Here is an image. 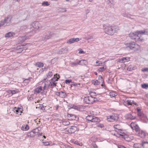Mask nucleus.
<instances>
[{
	"mask_svg": "<svg viewBox=\"0 0 148 148\" xmlns=\"http://www.w3.org/2000/svg\"><path fill=\"white\" fill-rule=\"evenodd\" d=\"M98 100L97 98L92 97L88 96L84 98V101L85 103L90 104L97 101Z\"/></svg>",
	"mask_w": 148,
	"mask_h": 148,
	"instance_id": "nucleus-3",
	"label": "nucleus"
},
{
	"mask_svg": "<svg viewBox=\"0 0 148 148\" xmlns=\"http://www.w3.org/2000/svg\"><path fill=\"white\" fill-rule=\"evenodd\" d=\"M99 62V61L98 60H97L96 61V63H98Z\"/></svg>",
	"mask_w": 148,
	"mask_h": 148,
	"instance_id": "nucleus-56",
	"label": "nucleus"
},
{
	"mask_svg": "<svg viewBox=\"0 0 148 148\" xmlns=\"http://www.w3.org/2000/svg\"><path fill=\"white\" fill-rule=\"evenodd\" d=\"M88 64V62L85 60H82L78 62L77 64H80L81 65H86Z\"/></svg>",
	"mask_w": 148,
	"mask_h": 148,
	"instance_id": "nucleus-17",
	"label": "nucleus"
},
{
	"mask_svg": "<svg viewBox=\"0 0 148 148\" xmlns=\"http://www.w3.org/2000/svg\"><path fill=\"white\" fill-rule=\"evenodd\" d=\"M37 129H34L31 131L30 132H28L27 134V136L29 137H33L36 135V133L37 132H36Z\"/></svg>",
	"mask_w": 148,
	"mask_h": 148,
	"instance_id": "nucleus-13",
	"label": "nucleus"
},
{
	"mask_svg": "<svg viewBox=\"0 0 148 148\" xmlns=\"http://www.w3.org/2000/svg\"><path fill=\"white\" fill-rule=\"evenodd\" d=\"M94 116L92 115H88L86 117V119L88 121L92 122Z\"/></svg>",
	"mask_w": 148,
	"mask_h": 148,
	"instance_id": "nucleus-29",
	"label": "nucleus"
},
{
	"mask_svg": "<svg viewBox=\"0 0 148 148\" xmlns=\"http://www.w3.org/2000/svg\"><path fill=\"white\" fill-rule=\"evenodd\" d=\"M44 84L45 85L43 86V89L41 86H39L34 90V93H39L41 92L42 91L47 89L48 88V85H47L45 82H44Z\"/></svg>",
	"mask_w": 148,
	"mask_h": 148,
	"instance_id": "nucleus-7",
	"label": "nucleus"
},
{
	"mask_svg": "<svg viewBox=\"0 0 148 148\" xmlns=\"http://www.w3.org/2000/svg\"><path fill=\"white\" fill-rule=\"evenodd\" d=\"M141 87L144 89H147L148 88V84H143L141 85Z\"/></svg>",
	"mask_w": 148,
	"mask_h": 148,
	"instance_id": "nucleus-34",
	"label": "nucleus"
},
{
	"mask_svg": "<svg viewBox=\"0 0 148 148\" xmlns=\"http://www.w3.org/2000/svg\"><path fill=\"white\" fill-rule=\"evenodd\" d=\"M32 78L31 77H29L28 79H23V83L24 84V85H27L31 81V79Z\"/></svg>",
	"mask_w": 148,
	"mask_h": 148,
	"instance_id": "nucleus-16",
	"label": "nucleus"
},
{
	"mask_svg": "<svg viewBox=\"0 0 148 148\" xmlns=\"http://www.w3.org/2000/svg\"><path fill=\"white\" fill-rule=\"evenodd\" d=\"M79 53L81 54V53H84L85 52L82 50L81 49H79Z\"/></svg>",
	"mask_w": 148,
	"mask_h": 148,
	"instance_id": "nucleus-47",
	"label": "nucleus"
},
{
	"mask_svg": "<svg viewBox=\"0 0 148 148\" xmlns=\"http://www.w3.org/2000/svg\"><path fill=\"white\" fill-rule=\"evenodd\" d=\"M53 75V72L52 71L49 72L47 74V78H50Z\"/></svg>",
	"mask_w": 148,
	"mask_h": 148,
	"instance_id": "nucleus-35",
	"label": "nucleus"
},
{
	"mask_svg": "<svg viewBox=\"0 0 148 148\" xmlns=\"http://www.w3.org/2000/svg\"><path fill=\"white\" fill-rule=\"evenodd\" d=\"M117 95V93L114 91H112L109 93V95L111 97H114L115 96H116Z\"/></svg>",
	"mask_w": 148,
	"mask_h": 148,
	"instance_id": "nucleus-26",
	"label": "nucleus"
},
{
	"mask_svg": "<svg viewBox=\"0 0 148 148\" xmlns=\"http://www.w3.org/2000/svg\"><path fill=\"white\" fill-rule=\"evenodd\" d=\"M42 133H40L38 135V136H41L42 135Z\"/></svg>",
	"mask_w": 148,
	"mask_h": 148,
	"instance_id": "nucleus-54",
	"label": "nucleus"
},
{
	"mask_svg": "<svg viewBox=\"0 0 148 148\" xmlns=\"http://www.w3.org/2000/svg\"><path fill=\"white\" fill-rule=\"evenodd\" d=\"M92 83L95 85H99V84L100 82L97 80H93L92 81Z\"/></svg>",
	"mask_w": 148,
	"mask_h": 148,
	"instance_id": "nucleus-28",
	"label": "nucleus"
},
{
	"mask_svg": "<svg viewBox=\"0 0 148 148\" xmlns=\"http://www.w3.org/2000/svg\"><path fill=\"white\" fill-rule=\"evenodd\" d=\"M141 144L139 143H135L133 147L135 148H140Z\"/></svg>",
	"mask_w": 148,
	"mask_h": 148,
	"instance_id": "nucleus-38",
	"label": "nucleus"
},
{
	"mask_svg": "<svg viewBox=\"0 0 148 148\" xmlns=\"http://www.w3.org/2000/svg\"><path fill=\"white\" fill-rule=\"evenodd\" d=\"M89 1H92V0H89Z\"/></svg>",
	"mask_w": 148,
	"mask_h": 148,
	"instance_id": "nucleus-62",
	"label": "nucleus"
},
{
	"mask_svg": "<svg viewBox=\"0 0 148 148\" xmlns=\"http://www.w3.org/2000/svg\"><path fill=\"white\" fill-rule=\"evenodd\" d=\"M42 5H45L46 6H48L49 5V4L48 3L47 1H44L42 3Z\"/></svg>",
	"mask_w": 148,
	"mask_h": 148,
	"instance_id": "nucleus-42",
	"label": "nucleus"
},
{
	"mask_svg": "<svg viewBox=\"0 0 148 148\" xmlns=\"http://www.w3.org/2000/svg\"><path fill=\"white\" fill-rule=\"evenodd\" d=\"M79 129L77 127L75 126H71L68 127L66 129V133H73L76 131H78Z\"/></svg>",
	"mask_w": 148,
	"mask_h": 148,
	"instance_id": "nucleus-6",
	"label": "nucleus"
},
{
	"mask_svg": "<svg viewBox=\"0 0 148 148\" xmlns=\"http://www.w3.org/2000/svg\"><path fill=\"white\" fill-rule=\"evenodd\" d=\"M64 95V93L63 92H60L58 93V95L61 97H63Z\"/></svg>",
	"mask_w": 148,
	"mask_h": 148,
	"instance_id": "nucleus-40",
	"label": "nucleus"
},
{
	"mask_svg": "<svg viewBox=\"0 0 148 148\" xmlns=\"http://www.w3.org/2000/svg\"><path fill=\"white\" fill-rule=\"evenodd\" d=\"M72 82V80L71 79H67L65 80V83L66 84H69Z\"/></svg>",
	"mask_w": 148,
	"mask_h": 148,
	"instance_id": "nucleus-45",
	"label": "nucleus"
},
{
	"mask_svg": "<svg viewBox=\"0 0 148 148\" xmlns=\"http://www.w3.org/2000/svg\"><path fill=\"white\" fill-rule=\"evenodd\" d=\"M92 146L94 148H97L98 147L97 145L96 144V143L94 142L92 143Z\"/></svg>",
	"mask_w": 148,
	"mask_h": 148,
	"instance_id": "nucleus-44",
	"label": "nucleus"
},
{
	"mask_svg": "<svg viewBox=\"0 0 148 148\" xmlns=\"http://www.w3.org/2000/svg\"><path fill=\"white\" fill-rule=\"evenodd\" d=\"M43 137L45 139L46 138V137L45 136H44Z\"/></svg>",
	"mask_w": 148,
	"mask_h": 148,
	"instance_id": "nucleus-59",
	"label": "nucleus"
},
{
	"mask_svg": "<svg viewBox=\"0 0 148 148\" xmlns=\"http://www.w3.org/2000/svg\"><path fill=\"white\" fill-rule=\"evenodd\" d=\"M117 119V117L114 115L109 116L107 117V120L109 122H112L116 121Z\"/></svg>",
	"mask_w": 148,
	"mask_h": 148,
	"instance_id": "nucleus-11",
	"label": "nucleus"
},
{
	"mask_svg": "<svg viewBox=\"0 0 148 148\" xmlns=\"http://www.w3.org/2000/svg\"><path fill=\"white\" fill-rule=\"evenodd\" d=\"M133 69V67L132 65H129L127 68V70L129 71H131Z\"/></svg>",
	"mask_w": 148,
	"mask_h": 148,
	"instance_id": "nucleus-41",
	"label": "nucleus"
},
{
	"mask_svg": "<svg viewBox=\"0 0 148 148\" xmlns=\"http://www.w3.org/2000/svg\"><path fill=\"white\" fill-rule=\"evenodd\" d=\"M100 121V119L97 117L94 116L92 122L94 123L98 122Z\"/></svg>",
	"mask_w": 148,
	"mask_h": 148,
	"instance_id": "nucleus-23",
	"label": "nucleus"
},
{
	"mask_svg": "<svg viewBox=\"0 0 148 148\" xmlns=\"http://www.w3.org/2000/svg\"><path fill=\"white\" fill-rule=\"evenodd\" d=\"M15 34L14 33L12 32H9L5 35V37H11L14 35Z\"/></svg>",
	"mask_w": 148,
	"mask_h": 148,
	"instance_id": "nucleus-21",
	"label": "nucleus"
},
{
	"mask_svg": "<svg viewBox=\"0 0 148 148\" xmlns=\"http://www.w3.org/2000/svg\"><path fill=\"white\" fill-rule=\"evenodd\" d=\"M20 42H23L26 40V37L25 36L20 37L18 38Z\"/></svg>",
	"mask_w": 148,
	"mask_h": 148,
	"instance_id": "nucleus-30",
	"label": "nucleus"
},
{
	"mask_svg": "<svg viewBox=\"0 0 148 148\" xmlns=\"http://www.w3.org/2000/svg\"><path fill=\"white\" fill-rule=\"evenodd\" d=\"M118 148H126L124 146L122 145H120L118 147Z\"/></svg>",
	"mask_w": 148,
	"mask_h": 148,
	"instance_id": "nucleus-51",
	"label": "nucleus"
},
{
	"mask_svg": "<svg viewBox=\"0 0 148 148\" xmlns=\"http://www.w3.org/2000/svg\"><path fill=\"white\" fill-rule=\"evenodd\" d=\"M36 65L39 67H42L44 65L42 63L38 62L36 63Z\"/></svg>",
	"mask_w": 148,
	"mask_h": 148,
	"instance_id": "nucleus-31",
	"label": "nucleus"
},
{
	"mask_svg": "<svg viewBox=\"0 0 148 148\" xmlns=\"http://www.w3.org/2000/svg\"><path fill=\"white\" fill-rule=\"evenodd\" d=\"M146 143V142H142V145L143 146V145L145 143Z\"/></svg>",
	"mask_w": 148,
	"mask_h": 148,
	"instance_id": "nucleus-52",
	"label": "nucleus"
},
{
	"mask_svg": "<svg viewBox=\"0 0 148 148\" xmlns=\"http://www.w3.org/2000/svg\"><path fill=\"white\" fill-rule=\"evenodd\" d=\"M74 143L77 145H79L80 146H82V143H79L77 141H75L74 142Z\"/></svg>",
	"mask_w": 148,
	"mask_h": 148,
	"instance_id": "nucleus-43",
	"label": "nucleus"
},
{
	"mask_svg": "<svg viewBox=\"0 0 148 148\" xmlns=\"http://www.w3.org/2000/svg\"><path fill=\"white\" fill-rule=\"evenodd\" d=\"M57 84L56 82H53V81L51 80L49 85L51 87V88H52L55 86Z\"/></svg>",
	"mask_w": 148,
	"mask_h": 148,
	"instance_id": "nucleus-25",
	"label": "nucleus"
},
{
	"mask_svg": "<svg viewBox=\"0 0 148 148\" xmlns=\"http://www.w3.org/2000/svg\"><path fill=\"white\" fill-rule=\"evenodd\" d=\"M148 32L145 30L143 31H138L134 32H132L129 34V37L132 39L134 40L136 42H142L144 39L142 36Z\"/></svg>",
	"mask_w": 148,
	"mask_h": 148,
	"instance_id": "nucleus-1",
	"label": "nucleus"
},
{
	"mask_svg": "<svg viewBox=\"0 0 148 148\" xmlns=\"http://www.w3.org/2000/svg\"><path fill=\"white\" fill-rule=\"evenodd\" d=\"M118 132L114 134V135L117 137H119L121 136L122 137L126 134L127 132L125 130L122 129L121 128L118 131H116Z\"/></svg>",
	"mask_w": 148,
	"mask_h": 148,
	"instance_id": "nucleus-5",
	"label": "nucleus"
},
{
	"mask_svg": "<svg viewBox=\"0 0 148 148\" xmlns=\"http://www.w3.org/2000/svg\"><path fill=\"white\" fill-rule=\"evenodd\" d=\"M11 92L12 95L16 93V91L15 90H11Z\"/></svg>",
	"mask_w": 148,
	"mask_h": 148,
	"instance_id": "nucleus-49",
	"label": "nucleus"
},
{
	"mask_svg": "<svg viewBox=\"0 0 148 148\" xmlns=\"http://www.w3.org/2000/svg\"><path fill=\"white\" fill-rule=\"evenodd\" d=\"M130 57H125L122 58L120 59H118L117 60L118 62L120 63H124L130 61Z\"/></svg>",
	"mask_w": 148,
	"mask_h": 148,
	"instance_id": "nucleus-10",
	"label": "nucleus"
},
{
	"mask_svg": "<svg viewBox=\"0 0 148 148\" xmlns=\"http://www.w3.org/2000/svg\"><path fill=\"white\" fill-rule=\"evenodd\" d=\"M102 63H99V65H98V66H101L102 65Z\"/></svg>",
	"mask_w": 148,
	"mask_h": 148,
	"instance_id": "nucleus-53",
	"label": "nucleus"
},
{
	"mask_svg": "<svg viewBox=\"0 0 148 148\" xmlns=\"http://www.w3.org/2000/svg\"><path fill=\"white\" fill-rule=\"evenodd\" d=\"M119 29L117 27L108 26L106 27L104 29V31L108 35H112L114 33H117Z\"/></svg>",
	"mask_w": 148,
	"mask_h": 148,
	"instance_id": "nucleus-2",
	"label": "nucleus"
},
{
	"mask_svg": "<svg viewBox=\"0 0 148 148\" xmlns=\"http://www.w3.org/2000/svg\"><path fill=\"white\" fill-rule=\"evenodd\" d=\"M62 123L63 125H69L70 123L68 120H65L63 121Z\"/></svg>",
	"mask_w": 148,
	"mask_h": 148,
	"instance_id": "nucleus-36",
	"label": "nucleus"
},
{
	"mask_svg": "<svg viewBox=\"0 0 148 148\" xmlns=\"http://www.w3.org/2000/svg\"><path fill=\"white\" fill-rule=\"evenodd\" d=\"M13 111L14 113L17 115V116L21 115L23 111L22 108L14 107L13 109Z\"/></svg>",
	"mask_w": 148,
	"mask_h": 148,
	"instance_id": "nucleus-8",
	"label": "nucleus"
},
{
	"mask_svg": "<svg viewBox=\"0 0 148 148\" xmlns=\"http://www.w3.org/2000/svg\"><path fill=\"white\" fill-rule=\"evenodd\" d=\"M68 117L69 118V119L71 120H74L76 119L75 115L72 114H68Z\"/></svg>",
	"mask_w": 148,
	"mask_h": 148,
	"instance_id": "nucleus-20",
	"label": "nucleus"
},
{
	"mask_svg": "<svg viewBox=\"0 0 148 148\" xmlns=\"http://www.w3.org/2000/svg\"><path fill=\"white\" fill-rule=\"evenodd\" d=\"M136 132L138 133V135L141 138H144L145 136V132L143 131L140 130V128L139 131Z\"/></svg>",
	"mask_w": 148,
	"mask_h": 148,
	"instance_id": "nucleus-15",
	"label": "nucleus"
},
{
	"mask_svg": "<svg viewBox=\"0 0 148 148\" xmlns=\"http://www.w3.org/2000/svg\"><path fill=\"white\" fill-rule=\"evenodd\" d=\"M138 115L140 117L141 119L143 120L144 122H146L147 121V118L146 116H145L143 113L139 112L138 114Z\"/></svg>",
	"mask_w": 148,
	"mask_h": 148,
	"instance_id": "nucleus-12",
	"label": "nucleus"
},
{
	"mask_svg": "<svg viewBox=\"0 0 148 148\" xmlns=\"http://www.w3.org/2000/svg\"><path fill=\"white\" fill-rule=\"evenodd\" d=\"M11 19L8 18V17L6 18L4 21H2L1 22L0 24V27L3 25H5V24L7 23H8L10 21Z\"/></svg>",
	"mask_w": 148,
	"mask_h": 148,
	"instance_id": "nucleus-14",
	"label": "nucleus"
},
{
	"mask_svg": "<svg viewBox=\"0 0 148 148\" xmlns=\"http://www.w3.org/2000/svg\"><path fill=\"white\" fill-rule=\"evenodd\" d=\"M17 52L18 53H20V52H19V51H17Z\"/></svg>",
	"mask_w": 148,
	"mask_h": 148,
	"instance_id": "nucleus-63",
	"label": "nucleus"
},
{
	"mask_svg": "<svg viewBox=\"0 0 148 148\" xmlns=\"http://www.w3.org/2000/svg\"><path fill=\"white\" fill-rule=\"evenodd\" d=\"M79 40V38H72L70 39L67 42L68 43H72L74 42L75 41L77 42Z\"/></svg>",
	"mask_w": 148,
	"mask_h": 148,
	"instance_id": "nucleus-18",
	"label": "nucleus"
},
{
	"mask_svg": "<svg viewBox=\"0 0 148 148\" xmlns=\"http://www.w3.org/2000/svg\"><path fill=\"white\" fill-rule=\"evenodd\" d=\"M42 143L43 144L42 145V146H49L50 145L49 142L48 141L42 142Z\"/></svg>",
	"mask_w": 148,
	"mask_h": 148,
	"instance_id": "nucleus-33",
	"label": "nucleus"
},
{
	"mask_svg": "<svg viewBox=\"0 0 148 148\" xmlns=\"http://www.w3.org/2000/svg\"><path fill=\"white\" fill-rule=\"evenodd\" d=\"M89 95L91 96L90 97H93V96H95L96 95V93L94 92H89Z\"/></svg>",
	"mask_w": 148,
	"mask_h": 148,
	"instance_id": "nucleus-39",
	"label": "nucleus"
},
{
	"mask_svg": "<svg viewBox=\"0 0 148 148\" xmlns=\"http://www.w3.org/2000/svg\"><path fill=\"white\" fill-rule=\"evenodd\" d=\"M56 75H57V74L54 75V77L51 79V80L55 82L57 81L58 79H59L60 77V75H59V77H57L56 76Z\"/></svg>",
	"mask_w": 148,
	"mask_h": 148,
	"instance_id": "nucleus-22",
	"label": "nucleus"
},
{
	"mask_svg": "<svg viewBox=\"0 0 148 148\" xmlns=\"http://www.w3.org/2000/svg\"><path fill=\"white\" fill-rule=\"evenodd\" d=\"M98 79L99 80V82H100V83H103V79L102 77V76L101 75H99L98 77Z\"/></svg>",
	"mask_w": 148,
	"mask_h": 148,
	"instance_id": "nucleus-37",
	"label": "nucleus"
},
{
	"mask_svg": "<svg viewBox=\"0 0 148 148\" xmlns=\"http://www.w3.org/2000/svg\"><path fill=\"white\" fill-rule=\"evenodd\" d=\"M94 74H95L96 75H97V73L96 72H94Z\"/></svg>",
	"mask_w": 148,
	"mask_h": 148,
	"instance_id": "nucleus-55",
	"label": "nucleus"
},
{
	"mask_svg": "<svg viewBox=\"0 0 148 148\" xmlns=\"http://www.w3.org/2000/svg\"><path fill=\"white\" fill-rule=\"evenodd\" d=\"M101 86H104V84H101Z\"/></svg>",
	"mask_w": 148,
	"mask_h": 148,
	"instance_id": "nucleus-58",
	"label": "nucleus"
},
{
	"mask_svg": "<svg viewBox=\"0 0 148 148\" xmlns=\"http://www.w3.org/2000/svg\"><path fill=\"white\" fill-rule=\"evenodd\" d=\"M29 127L28 125H26L25 126V130H27L29 129Z\"/></svg>",
	"mask_w": 148,
	"mask_h": 148,
	"instance_id": "nucleus-46",
	"label": "nucleus"
},
{
	"mask_svg": "<svg viewBox=\"0 0 148 148\" xmlns=\"http://www.w3.org/2000/svg\"><path fill=\"white\" fill-rule=\"evenodd\" d=\"M126 46L130 49L134 51L139 50L140 49V46L134 42L127 44Z\"/></svg>",
	"mask_w": 148,
	"mask_h": 148,
	"instance_id": "nucleus-4",
	"label": "nucleus"
},
{
	"mask_svg": "<svg viewBox=\"0 0 148 148\" xmlns=\"http://www.w3.org/2000/svg\"><path fill=\"white\" fill-rule=\"evenodd\" d=\"M19 47H17V49L18 50L19 49L20 51H22L23 50H22V48H20Z\"/></svg>",
	"mask_w": 148,
	"mask_h": 148,
	"instance_id": "nucleus-50",
	"label": "nucleus"
},
{
	"mask_svg": "<svg viewBox=\"0 0 148 148\" xmlns=\"http://www.w3.org/2000/svg\"><path fill=\"white\" fill-rule=\"evenodd\" d=\"M130 126L131 128L133 130H135L136 132L139 131L140 128L137 124L135 122H132L131 123Z\"/></svg>",
	"mask_w": 148,
	"mask_h": 148,
	"instance_id": "nucleus-9",
	"label": "nucleus"
},
{
	"mask_svg": "<svg viewBox=\"0 0 148 148\" xmlns=\"http://www.w3.org/2000/svg\"><path fill=\"white\" fill-rule=\"evenodd\" d=\"M39 129H40V127H38V128H37V129L38 130Z\"/></svg>",
	"mask_w": 148,
	"mask_h": 148,
	"instance_id": "nucleus-60",
	"label": "nucleus"
},
{
	"mask_svg": "<svg viewBox=\"0 0 148 148\" xmlns=\"http://www.w3.org/2000/svg\"><path fill=\"white\" fill-rule=\"evenodd\" d=\"M59 75H57H57H56V76H57V77H59Z\"/></svg>",
	"mask_w": 148,
	"mask_h": 148,
	"instance_id": "nucleus-61",
	"label": "nucleus"
},
{
	"mask_svg": "<svg viewBox=\"0 0 148 148\" xmlns=\"http://www.w3.org/2000/svg\"><path fill=\"white\" fill-rule=\"evenodd\" d=\"M114 127L115 129L117 130L118 131L119 130L122 128L121 126L119 124L114 125Z\"/></svg>",
	"mask_w": 148,
	"mask_h": 148,
	"instance_id": "nucleus-27",
	"label": "nucleus"
},
{
	"mask_svg": "<svg viewBox=\"0 0 148 148\" xmlns=\"http://www.w3.org/2000/svg\"><path fill=\"white\" fill-rule=\"evenodd\" d=\"M124 103L128 105H132L133 104L136 105V103L133 100H128L125 101Z\"/></svg>",
	"mask_w": 148,
	"mask_h": 148,
	"instance_id": "nucleus-19",
	"label": "nucleus"
},
{
	"mask_svg": "<svg viewBox=\"0 0 148 148\" xmlns=\"http://www.w3.org/2000/svg\"><path fill=\"white\" fill-rule=\"evenodd\" d=\"M33 27L35 29H39V27L38 26L39 23L38 22H36L34 23H33L32 24Z\"/></svg>",
	"mask_w": 148,
	"mask_h": 148,
	"instance_id": "nucleus-24",
	"label": "nucleus"
},
{
	"mask_svg": "<svg viewBox=\"0 0 148 148\" xmlns=\"http://www.w3.org/2000/svg\"><path fill=\"white\" fill-rule=\"evenodd\" d=\"M61 51H63L64 50V49H61Z\"/></svg>",
	"mask_w": 148,
	"mask_h": 148,
	"instance_id": "nucleus-57",
	"label": "nucleus"
},
{
	"mask_svg": "<svg viewBox=\"0 0 148 148\" xmlns=\"http://www.w3.org/2000/svg\"><path fill=\"white\" fill-rule=\"evenodd\" d=\"M106 69V66H102L100 67L98 69V71L100 72L103 71H105Z\"/></svg>",
	"mask_w": 148,
	"mask_h": 148,
	"instance_id": "nucleus-32",
	"label": "nucleus"
},
{
	"mask_svg": "<svg viewBox=\"0 0 148 148\" xmlns=\"http://www.w3.org/2000/svg\"><path fill=\"white\" fill-rule=\"evenodd\" d=\"M20 0H17V1H20Z\"/></svg>",
	"mask_w": 148,
	"mask_h": 148,
	"instance_id": "nucleus-64",
	"label": "nucleus"
},
{
	"mask_svg": "<svg viewBox=\"0 0 148 148\" xmlns=\"http://www.w3.org/2000/svg\"><path fill=\"white\" fill-rule=\"evenodd\" d=\"M142 71L143 72H145L146 71H148V68H145V69H144L142 70Z\"/></svg>",
	"mask_w": 148,
	"mask_h": 148,
	"instance_id": "nucleus-48",
	"label": "nucleus"
}]
</instances>
